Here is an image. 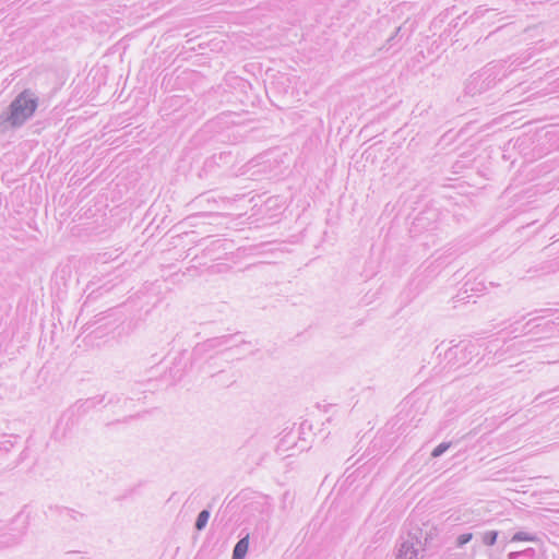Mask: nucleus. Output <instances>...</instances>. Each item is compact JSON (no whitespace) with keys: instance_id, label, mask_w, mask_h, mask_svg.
Here are the masks:
<instances>
[{"instance_id":"f257e3e1","label":"nucleus","mask_w":559,"mask_h":559,"mask_svg":"<svg viewBox=\"0 0 559 559\" xmlns=\"http://www.w3.org/2000/svg\"><path fill=\"white\" fill-rule=\"evenodd\" d=\"M37 106V98L31 91L25 90L10 104L5 121L14 128L21 127L34 115Z\"/></svg>"},{"instance_id":"f03ea898","label":"nucleus","mask_w":559,"mask_h":559,"mask_svg":"<svg viewBox=\"0 0 559 559\" xmlns=\"http://www.w3.org/2000/svg\"><path fill=\"white\" fill-rule=\"evenodd\" d=\"M496 84V78L490 70H483L478 73H474L465 85L466 94L475 96L481 94Z\"/></svg>"},{"instance_id":"7ed1b4c3","label":"nucleus","mask_w":559,"mask_h":559,"mask_svg":"<svg viewBox=\"0 0 559 559\" xmlns=\"http://www.w3.org/2000/svg\"><path fill=\"white\" fill-rule=\"evenodd\" d=\"M231 338H233L231 335H223L219 337L209 338V340L204 341L203 343H199L194 346V348L191 353V358L193 360L199 359L204 354L209 353L210 350H213V349L222 347V346H227L229 344V342L231 341Z\"/></svg>"},{"instance_id":"20e7f679","label":"nucleus","mask_w":559,"mask_h":559,"mask_svg":"<svg viewBox=\"0 0 559 559\" xmlns=\"http://www.w3.org/2000/svg\"><path fill=\"white\" fill-rule=\"evenodd\" d=\"M13 525H19L17 527L10 528L11 532L1 534L0 547H9L17 544L22 536L26 532V522L25 519L21 516H16L12 522Z\"/></svg>"},{"instance_id":"39448f33","label":"nucleus","mask_w":559,"mask_h":559,"mask_svg":"<svg viewBox=\"0 0 559 559\" xmlns=\"http://www.w3.org/2000/svg\"><path fill=\"white\" fill-rule=\"evenodd\" d=\"M418 556V548L412 538L404 539L400 543L396 552V559H416Z\"/></svg>"},{"instance_id":"423d86ee","label":"nucleus","mask_w":559,"mask_h":559,"mask_svg":"<svg viewBox=\"0 0 559 559\" xmlns=\"http://www.w3.org/2000/svg\"><path fill=\"white\" fill-rule=\"evenodd\" d=\"M188 353L182 350L177 358H175L174 367L170 369V373L173 377L180 379L187 368V358Z\"/></svg>"},{"instance_id":"0eeeda50","label":"nucleus","mask_w":559,"mask_h":559,"mask_svg":"<svg viewBox=\"0 0 559 559\" xmlns=\"http://www.w3.org/2000/svg\"><path fill=\"white\" fill-rule=\"evenodd\" d=\"M249 548V535L240 538L234 547L231 559H243Z\"/></svg>"},{"instance_id":"6e6552de","label":"nucleus","mask_w":559,"mask_h":559,"mask_svg":"<svg viewBox=\"0 0 559 559\" xmlns=\"http://www.w3.org/2000/svg\"><path fill=\"white\" fill-rule=\"evenodd\" d=\"M539 537L536 533L533 532H525V531H518L515 532L510 542L516 543V542H538Z\"/></svg>"},{"instance_id":"1a4fd4ad","label":"nucleus","mask_w":559,"mask_h":559,"mask_svg":"<svg viewBox=\"0 0 559 559\" xmlns=\"http://www.w3.org/2000/svg\"><path fill=\"white\" fill-rule=\"evenodd\" d=\"M537 552L534 548L528 547L521 551H511L508 554V559H536Z\"/></svg>"},{"instance_id":"9d476101","label":"nucleus","mask_w":559,"mask_h":559,"mask_svg":"<svg viewBox=\"0 0 559 559\" xmlns=\"http://www.w3.org/2000/svg\"><path fill=\"white\" fill-rule=\"evenodd\" d=\"M295 442V437L292 433L285 435L278 442L276 451L278 454L283 455L288 452L290 449V444Z\"/></svg>"},{"instance_id":"9b49d317","label":"nucleus","mask_w":559,"mask_h":559,"mask_svg":"<svg viewBox=\"0 0 559 559\" xmlns=\"http://www.w3.org/2000/svg\"><path fill=\"white\" fill-rule=\"evenodd\" d=\"M462 349L464 353H466V354H464V357L462 358V364H464L465 361H467V355L468 356L478 355L479 345L476 343L468 342L463 345Z\"/></svg>"},{"instance_id":"f8f14e48","label":"nucleus","mask_w":559,"mask_h":559,"mask_svg":"<svg viewBox=\"0 0 559 559\" xmlns=\"http://www.w3.org/2000/svg\"><path fill=\"white\" fill-rule=\"evenodd\" d=\"M209 519H210V511L207 510H202L199 514H198V518L195 520V530L197 531H202L207 522H209Z\"/></svg>"},{"instance_id":"ddd939ff","label":"nucleus","mask_w":559,"mask_h":559,"mask_svg":"<svg viewBox=\"0 0 559 559\" xmlns=\"http://www.w3.org/2000/svg\"><path fill=\"white\" fill-rule=\"evenodd\" d=\"M499 533L497 531H488L483 535V543L487 546L496 544Z\"/></svg>"},{"instance_id":"4468645a","label":"nucleus","mask_w":559,"mask_h":559,"mask_svg":"<svg viewBox=\"0 0 559 559\" xmlns=\"http://www.w3.org/2000/svg\"><path fill=\"white\" fill-rule=\"evenodd\" d=\"M14 443L11 439H8L5 435L0 436V453L9 452L13 448Z\"/></svg>"},{"instance_id":"2eb2a0df","label":"nucleus","mask_w":559,"mask_h":559,"mask_svg":"<svg viewBox=\"0 0 559 559\" xmlns=\"http://www.w3.org/2000/svg\"><path fill=\"white\" fill-rule=\"evenodd\" d=\"M451 444H452L451 442H441L438 447H436L433 449V451L431 452V456L432 457L441 456L445 451L449 450Z\"/></svg>"},{"instance_id":"dca6fc26","label":"nucleus","mask_w":559,"mask_h":559,"mask_svg":"<svg viewBox=\"0 0 559 559\" xmlns=\"http://www.w3.org/2000/svg\"><path fill=\"white\" fill-rule=\"evenodd\" d=\"M472 538H473L472 533L461 534L457 537V546L462 547V546L466 545L467 543H469L472 540Z\"/></svg>"},{"instance_id":"f3484780","label":"nucleus","mask_w":559,"mask_h":559,"mask_svg":"<svg viewBox=\"0 0 559 559\" xmlns=\"http://www.w3.org/2000/svg\"><path fill=\"white\" fill-rule=\"evenodd\" d=\"M460 347V345H455L454 347H451L447 350L445 356L448 358H452V356L456 355V350Z\"/></svg>"},{"instance_id":"a211bd4d","label":"nucleus","mask_w":559,"mask_h":559,"mask_svg":"<svg viewBox=\"0 0 559 559\" xmlns=\"http://www.w3.org/2000/svg\"><path fill=\"white\" fill-rule=\"evenodd\" d=\"M85 404L94 405V404H95V401H94V399L86 400Z\"/></svg>"}]
</instances>
